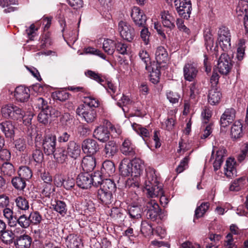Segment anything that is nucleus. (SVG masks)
<instances>
[{"instance_id":"37","label":"nucleus","mask_w":248,"mask_h":248,"mask_svg":"<svg viewBox=\"0 0 248 248\" xmlns=\"http://www.w3.org/2000/svg\"><path fill=\"white\" fill-rule=\"evenodd\" d=\"M0 235V240L5 244L10 245L13 242L15 234L11 230H5Z\"/></svg>"},{"instance_id":"60","label":"nucleus","mask_w":248,"mask_h":248,"mask_svg":"<svg viewBox=\"0 0 248 248\" xmlns=\"http://www.w3.org/2000/svg\"><path fill=\"white\" fill-rule=\"evenodd\" d=\"M48 110H41L38 116V120L40 123L46 124L48 122L50 117Z\"/></svg>"},{"instance_id":"57","label":"nucleus","mask_w":248,"mask_h":248,"mask_svg":"<svg viewBox=\"0 0 248 248\" xmlns=\"http://www.w3.org/2000/svg\"><path fill=\"white\" fill-rule=\"evenodd\" d=\"M35 105L36 106V108L41 110H48L49 108L47 101L42 97H38L35 99Z\"/></svg>"},{"instance_id":"19","label":"nucleus","mask_w":248,"mask_h":248,"mask_svg":"<svg viewBox=\"0 0 248 248\" xmlns=\"http://www.w3.org/2000/svg\"><path fill=\"white\" fill-rule=\"evenodd\" d=\"M16 99L20 102H24L30 97V90L23 86L17 87L14 92Z\"/></svg>"},{"instance_id":"31","label":"nucleus","mask_w":248,"mask_h":248,"mask_svg":"<svg viewBox=\"0 0 248 248\" xmlns=\"http://www.w3.org/2000/svg\"><path fill=\"white\" fill-rule=\"evenodd\" d=\"M116 188V185L113 181L110 179H105L102 182L100 188L99 189L113 194L115 192Z\"/></svg>"},{"instance_id":"26","label":"nucleus","mask_w":248,"mask_h":248,"mask_svg":"<svg viewBox=\"0 0 248 248\" xmlns=\"http://www.w3.org/2000/svg\"><path fill=\"white\" fill-rule=\"evenodd\" d=\"M0 128L7 138H12L15 134V126L11 122L5 121L0 124Z\"/></svg>"},{"instance_id":"56","label":"nucleus","mask_w":248,"mask_h":248,"mask_svg":"<svg viewBox=\"0 0 248 248\" xmlns=\"http://www.w3.org/2000/svg\"><path fill=\"white\" fill-rule=\"evenodd\" d=\"M140 230L142 233L148 235L153 233V229L151 223L144 220L141 222Z\"/></svg>"},{"instance_id":"61","label":"nucleus","mask_w":248,"mask_h":248,"mask_svg":"<svg viewBox=\"0 0 248 248\" xmlns=\"http://www.w3.org/2000/svg\"><path fill=\"white\" fill-rule=\"evenodd\" d=\"M21 117L19 119L20 121H22L23 123L25 125L31 124V120L33 117L32 113L31 112H27V113H24V112L21 110Z\"/></svg>"},{"instance_id":"6","label":"nucleus","mask_w":248,"mask_h":248,"mask_svg":"<svg viewBox=\"0 0 248 248\" xmlns=\"http://www.w3.org/2000/svg\"><path fill=\"white\" fill-rule=\"evenodd\" d=\"M118 30L121 36L128 42L132 41L135 37V32L134 28L128 23L121 21L118 24Z\"/></svg>"},{"instance_id":"42","label":"nucleus","mask_w":248,"mask_h":248,"mask_svg":"<svg viewBox=\"0 0 248 248\" xmlns=\"http://www.w3.org/2000/svg\"><path fill=\"white\" fill-rule=\"evenodd\" d=\"M115 166L114 163L109 160L104 161L102 164L101 172L110 175L115 171Z\"/></svg>"},{"instance_id":"8","label":"nucleus","mask_w":248,"mask_h":248,"mask_svg":"<svg viewBox=\"0 0 248 248\" xmlns=\"http://www.w3.org/2000/svg\"><path fill=\"white\" fill-rule=\"evenodd\" d=\"M1 114L5 118L18 120L21 117V109L14 105H8L1 108Z\"/></svg>"},{"instance_id":"47","label":"nucleus","mask_w":248,"mask_h":248,"mask_svg":"<svg viewBox=\"0 0 248 248\" xmlns=\"http://www.w3.org/2000/svg\"><path fill=\"white\" fill-rule=\"evenodd\" d=\"M210 203L208 202H202L198 206L195 212V216L197 218L202 217L208 210Z\"/></svg>"},{"instance_id":"12","label":"nucleus","mask_w":248,"mask_h":248,"mask_svg":"<svg viewBox=\"0 0 248 248\" xmlns=\"http://www.w3.org/2000/svg\"><path fill=\"white\" fill-rule=\"evenodd\" d=\"M82 149L84 153L89 155L95 154L99 150L97 142L92 139L84 140L82 143Z\"/></svg>"},{"instance_id":"45","label":"nucleus","mask_w":248,"mask_h":248,"mask_svg":"<svg viewBox=\"0 0 248 248\" xmlns=\"http://www.w3.org/2000/svg\"><path fill=\"white\" fill-rule=\"evenodd\" d=\"M245 183V178L244 177H240L233 180L230 186V190L232 191H238L244 186Z\"/></svg>"},{"instance_id":"30","label":"nucleus","mask_w":248,"mask_h":248,"mask_svg":"<svg viewBox=\"0 0 248 248\" xmlns=\"http://www.w3.org/2000/svg\"><path fill=\"white\" fill-rule=\"evenodd\" d=\"M97 198L102 203L105 205L110 204L113 201L112 194L100 189L97 191Z\"/></svg>"},{"instance_id":"22","label":"nucleus","mask_w":248,"mask_h":248,"mask_svg":"<svg viewBox=\"0 0 248 248\" xmlns=\"http://www.w3.org/2000/svg\"><path fill=\"white\" fill-rule=\"evenodd\" d=\"M160 16L162 23L164 27L170 30L175 28L174 17L169 13V11H164L161 12Z\"/></svg>"},{"instance_id":"38","label":"nucleus","mask_w":248,"mask_h":248,"mask_svg":"<svg viewBox=\"0 0 248 248\" xmlns=\"http://www.w3.org/2000/svg\"><path fill=\"white\" fill-rule=\"evenodd\" d=\"M235 163L234 159L231 158L228 159L226 162L225 174L227 177H232L236 175V170L234 167Z\"/></svg>"},{"instance_id":"4","label":"nucleus","mask_w":248,"mask_h":248,"mask_svg":"<svg viewBox=\"0 0 248 248\" xmlns=\"http://www.w3.org/2000/svg\"><path fill=\"white\" fill-rule=\"evenodd\" d=\"M56 145V136L52 133L46 134L44 136L42 146L45 154L49 155L54 154Z\"/></svg>"},{"instance_id":"11","label":"nucleus","mask_w":248,"mask_h":248,"mask_svg":"<svg viewBox=\"0 0 248 248\" xmlns=\"http://www.w3.org/2000/svg\"><path fill=\"white\" fill-rule=\"evenodd\" d=\"M199 70L197 65L194 63H187L183 68L184 77L185 80L194 81L198 76Z\"/></svg>"},{"instance_id":"9","label":"nucleus","mask_w":248,"mask_h":248,"mask_svg":"<svg viewBox=\"0 0 248 248\" xmlns=\"http://www.w3.org/2000/svg\"><path fill=\"white\" fill-rule=\"evenodd\" d=\"M77 113L83 118L88 123L93 122L96 117V113L94 108H90L88 106L84 107L79 105L77 109Z\"/></svg>"},{"instance_id":"13","label":"nucleus","mask_w":248,"mask_h":248,"mask_svg":"<svg viewBox=\"0 0 248 248\" xmlns=\"http://www.w3.org/2000/svg\"><path fill=\"white\" fill-rule=\"evenodd\" d=\"M236 112L232 108L226 109L222 114L220 119L221 127H226L232 124L235 119Z\"/></svg>"},{"instance_id":"21","label":"nucleus","mask_w":248,"mask_h":248,"mask_svg":"<svg viewBox=\"0 0 248 248\" xmlns=\"http://www.w3.org/2000/svg\"><path fill=\"white\" fill-rule=\"evenodd\" d=\"M120 150L121 153L125 155L133 157L136 155V147L128 139L123 141Z\"/></svg>"},{"instance_id":"17","label":"nucleus","mask_w":248,"mask_h":248,"mask_svg":"<svg viewBox=\"0 0 248 248\" xmlns=\"http://www.w3.org/2000/svg\"><path fill=\"white\" fill-rule=\"evenodd\" d=\"M92 176L88 173H81L78 176L77 184L78 186L82 189H88L92 186Z\"/></svg>"},{"instance_id":"41","label":"nucleus","mask_w":248,"mask_h":248,"mask_svg":"<svg viewBox=\"0 0 248 248\" xmlns=\"http://www.w3.org/2000/svg\"><path fill=\"white\" fill-rule=\"evenodd\" d=\"M128 214L133 219H139L141 217L142 211L139 206H129L128 207Z\"/></svg>"},{"instance_id":"43","label":"nucleus","mask_w":248,"mask_h":248,"mask_svg":"<svg viewBox=\"0 0 248 248\" xmlns=\"http://www.w3.org/2000/svg\"><path fill=\"white\" fill-rule=\"evenodd\" d=\"M132 126L134 130H135L139 135H140L144 141L147 140V138L149 136L150 133L149 131L142 127L140 124L135 123L132 124Z\"/></svg>"},{"instance_id":"59","label":"nucleus","mask_w":248,"mask_h":248,"mask_svg":"<svg viewBox=\"0 0 248 248\" xmlns=\"http://www.w3.org/2000/svg\"><path fill=\"white\" fill-rule=\"evenodd\" d=\"M140 58L144 63L145 68L147 70H149V64H150V59L148 53L144 50L140 51L139 54Z\"/></svg>"},{"instance_id":"25","label":"nucleus","mask_w":248,"mask_h":248,"mask_svg":"<svg viewBox=\"0 0 248 248\" xmlns=\"http://www.w3.org/2000/svg\"><path fill=\"white\" fill-rule=\"evenodd\" d=\"M222 94L218 89L211 88L208 95V101L212 105H215L220 102Z\"/></svg>"},{"instance_id":"7","label":"nucleus","mask_w":248,"mask_h":248,"mask_svg":"<svg viewBox=\"0 0 248 248\" xmlns=\"http://www.w3.org/2000/svg\"><path fill=\"white\" fill-rule=\"evenodd\" d=\"M217 40L223 50L226 51L231 46V35L228 28L222 27L218 31Z\"/></svg>"},{"instance_id":"55","label":"nucleus","mask_w":248,"mask_h":248,"mask_svg":"<svg viewBox=\"0 0 248 248\" xmlns=\"http://www.w3.org/2000/svg\"><path fill=\"white\" fill-rule=\"evenodd\" d=\"M53 97L61 101H64L69 98L70 94L65 91H59L53 93Z\"/></svg>"},{"instance_id":"3","label":"nucleus","mask_w":248,"mask_h":248,"mask_svg":"<svg viewBox=\"0 0 248 248\" xmlns=\"http://www.w3.org/2000/svg\"><path fill=\"white\" fill-rule=\"evenodd\" d=\"M174 5L178 15L188 19L190 17L192 10L190 0H174Z\"/></svg>"},{"instance_id":"48","label":"nucleus","mask_w":248,"mask_h":248,"mask_svg":"<svg viewBox=\"0 0 248 248\" xmlns=\"http://www.w3.org/2000/svg\"><path fill=\"white\" fill-rule=\"evenodd\" d=\"M15 227L18 224L21 228L24 229L28 228L30 225L29 217L25 215H21L18 218H15Z\"/></svg>"},{"instance_id":"2","label":"nucleus","mask_w":248,"mask_h":248,"mask_svg":"<svg viewBox=\"0 0 248 248\" xmlns=\"http://www.w3.org/2000/svg\"><path fill=\"white\" fill-rule=\"evenodd\" d=\"M130 164L132 165V178L127 181L126 186L128 187H138L140 184V176L143 169V164L140 158H134Z\"/></svg>"},{"instance_id":"63","label":"nucleus","mask_w":248,"mask_h":248,"mask_svg":"<svg viewBox=\"0 0 248 248\" xmlns=\"http://www.w3.org/2000/svg\"><path fill=\"white\" fill-rule=\"evenodd\" d=\"M167 97L171 103L175 104L178 102L180 96L177 93L170 91L167 93Z\"/></svg>"},{"instance_id":"39","label":"nucleus","mask_w":248,"mask_h":248,"mask_svg":"<svg viewBox=\"0 0 248 248\" xmlns=\"http://www.w3.org/2000/svg\"><path fill=\"white\" fill-rule=\"evenodd\" d=\"M116 42L114 41L107 39L103 43V49L108 55H112L115 51Z\"/></svg>"},{"instance_id":"33","label":"nucleus","mask_w":248,"mask_h":248,"mask_svg":"<svg viewBox=\"0 0 248 248\" xmlns=\"http://www.w3.org/2000/svg\"><path fill=\"white\" fill-rule=\"evenodd\" d=\"M119 170L122 175L126 177L131 175L132 176L133 170L132 165L130 164L129 162L123 160L120 165Z\"/></svg>"},{"instance_id":"16","label":"nucleus","mask_w":248,"mask_h":248,"mask_svg":"<svg viewBox=\"0 0 248 248\" xmlns=\"http://www.w3.org/2000/svg\"><path fill=\"white\" fill-rule=\"evenodd\" d=\"M93 136L100 141L104 142L109 140L110 133L108 130V127L100 125L94 129Z\"/></svg>"},{"instance_id":"15","label":"nucleus","mask_w":248,"mask_h":248,"mask_svg":"<svg viewBox=\"0 0 248 248\" xmlns=\"http://www.w3.org/2000/svg\"><path fill=\"white\" fill-rule=\"evenodd\" d=\"M64 239V244L67 248H82L81 239L77 234H69Z\"/></svg>"},{"instance_id":"53","label":"nucleus","mask_w":248,"mask_h":248,"mask_svg":"<svg viewBox=\"0 0 248 248\" xmlns=\"http://www.w3.org/2000/svg\"><path fill=\"white\" fill-rule=\"evenodd\" d=\"M99 105L98 100L91 96L85 97L84 104L80 105V106H88L93 108L98 107Z\"/></svg>"},{"instance_id":"1","label":"nucleus","mask_w":248,"mask_h":248,"mask_svg":"<svg viewBox=\"0 0 248 248\" xmlns=\"http://www.w3.org/2000/svg\"><path fill=\"white\" fill-rule=\"evenodd\" d=\"M145 188L148 195L152 198L162 195L163 194L162 185L159 183L153 169L149 170L146 172Z\"/></svg>"},{"instance_id":"49","label":"nucleus","mask_w":248,"mask_h":248,"mask_svg":"<svg viewBox=\"0 0 248 248\" xmlns=\"http://www.w3.org/2000/svg\"><path fill=\"white\" fill-rule=\"evenodd\" d=\"M13 186L17 190H23L26 186L25 180L21 177H16L12 180Z\"/></svg>"},{"instance_id":"64","label":"nucleus","mask_w":248,"mask_h":248,"mask_svg":"<svg viewBox=\"0 0 248 248\" xmlns=\"http://www.w3.org/2000/svg\"><path fill=\"white\" fill-rule=\"evenodd\" d=\"M189 160L188 156H186L181 161L180 164L176 169V171L178 173L183 172L186 168Z\"/></svg>"},{"instance_id":"29","label":"nucleus","mask_w":248,"mask_h":248,"mask_svg":"<svg viewBox=\"0 0 248 248\" xmlns=\"http://www.w3.org/2000/svg\"><path fill=\"white\" fill-rule=\"evenodd\" d=\"M243 135L242 124L239 121H235L231 129V137L232 139H237Z\"/></svg>"},{"instance_id":"23","label":"nucleus","mask_w":248,"mask_h":248,"mask_svg":"<svg viewBox=\"0 0 248 248\" xmlns=\"http://www.w3.org/2000/svg\"><path fill=\"white\" fill-rule=\"evenodd\" d=\"M81 152L80 145L74 141H70L67 146V153L71 158L77 159Z\"/></svg>"},{"instance_id":"28","label":"nucleus","mask_w":248,"mask_h":248,"mask_svg":"<svg viewBox=\"0 0 248 248\" xmlns=\"http://www.w3.org/2000/svg\"><path fill=\"white\" fill-rule=\"evenodd\" d=\"M118 151V147L115 142L112 140L108 141L105 145L103 150L106 157L111 158L114 156Z\"/></svg>"},{"instance_id":"36","label":"nucleus","mask_w":248,"mask_h":248,"mask_svg":"<svg viewBox=\"0 0 248 248\" xmlns=\"http://www.w3.org/2000/svg\"><path fill=\"white\" fill-rule=\"evenodd\" d=\"M105 82L102 85L107 89L108 92L111 95L112 98L117 100L118 98L116 97L118 95V92H119V91H117V87L111 81H105Z\"/></svg>"},{"instance_id":"54","label":"nucleus","mask_w":248,"mask_h":248,"mask_svg":"<svg viewBox=\"0 0 248 248\" xmlns=\"http://www.w3.org/2000/svg\"><path fill=\"white\" fill-rule=\"evenodd\" d=\"M52 206H53L54 210L61 215H64L66 212V204L62 201H56L55 203L53 204Z\"/></svg>"},{"instance_id":"50","label":"nucleus","mask_w":248,"mask_h":248,"mask_svg":"<svg viewBox=\"0 0 248 248\" xmlns=\"http://www.w3.org/2000/svg\"><path fill=\"white\" fill-rule=\"evenodd\" d=\"M1 171L4 175L7 176L12 175L15 172L13 165L9 162L4 163L0 167Z\"/></svg>"},{"instance_id":"14","label":"nucleus","mask_w":248,"mask_h":248,"mask_svg":"<svg viewBox=\"0 0 248 248\" xmlns=\"http://www.w3.org/2000/svg\"><path fill=\"white\" fill-rule=\"evenodd\" d=\"M131 16L136 25L139 27H144L145 25L146 16L139 7L134 6L132 9Z\"/></svg>"},{"instance_id":"32","label":"nucleus","mask_w":248,"mask_h":248,"mask_svg":"<svg viewBox=\"0 0 248 248\" xmlns=\"http://www.w3.org/2000/svg\"><path fill=\"white\" fill-rule=\"evenodd\" d=\"M67 153L63 148L58 147L54 151L53 155L54 158L60 163H63L67 159Z\"/></svg>"},{"instance_id":"44","label":"nucleus","mask_w":248,"mask_h":248,"mask_svg":"<svg viewBox=\"0 0 248 248\" xmlns=\"http://www.w3.org/2000/svg\"><path fill=\"white\" fill-rule=\"evenodd\" d=\"M3 216L7 219L8 225L12 227H15L16 217L13 215V211L9 208H5L3 211Z\"/></svg>"},{"instance_id":"20","label":"nucleus","mask_w":248,"mask_h":248,"mask_svg":"<svg viewBox=\"0 0 248 248\" xmlns=\"http://www.w3.org/2000/svg\"><path fill=\"white\" fill-rule=\"evenodd\" d=\"M32 242L31 237L28 234L17 236L14 241L16 248H30Z\"/></svg>"},{"instance_id":"52","label":"nucleus","mask_w":248,"mask_h":248,"mask_svg":"<svg viewBox=\"0 0 248 248\" xmlns=\"http://www.w3.org/2000/svg\"><path fill=\"white\" fill-rule=\"evenodd\" d=\"M28 217L30 224H32L35 225H38L42 219V216L37 211L31 213Z\"/></svg>"},{"instance_id":"10","label":"nucleus","mask_w":248,"mask_h":248,"mask_svg":"<svg viewBox=\"0 0 248 248\" xmlns=\"http://www.w3.org/2000/svg\"><path fill=\"white\" fill-rule=\"evenodd\" d=\"M217 69L222 75L228 74L232 68L231 60L229 55L223 53L219 57L217 62Z\"/></svg>"},{"instance_id":"35","label":"nucleus","mask_w":248,"mask_h":248,"mask_svg":"<svg viewBox=\"0 0 248 248\" xmlns=\"http://www.w3.org/2000/svg\"><path fill=\"white\" fill-rule=\"evenodd\" d=\"M236 13L238 16H244L248 15V2L246 0H241L239 1L236 8Z\"/></svg>"},{"instance_id":"58","label":"nucleus","mask_w":248,"mask_h":248,"mask_svg":"<svg viewBox=\"0 0 248 248\" xmlns=\"http://www.w3.org/2000/svg\"><path fill=\"white\" fill-rule=\"evenodd\" d=\"M87 76L96 81L97 82L102 85L105 80L102 78L101 75L94 71L88 70L85 73Z\"/></svg>"},{"instance_id":"27","label":"nucleus","mask_w":248,"mask_h":248,"mask_svg":"<svg viewBox=\"0 0 248 248\" xmlns=\"http://www.w3.org/2000/svg\"><path fill=\"white\" fill-rule=\"evenodd\" d=\"M155 60L159 64L166 63L169 60L168 54L166 49L162 46H158L155 53Z\"/></svg>"},{"instance_id":"34","label":"nucleus","mask_w":248,"mask_h":248,"mask_svg":"<svg viewBox=\"0 0 248 248\" xmlns=\"http://www.w3.org/2000/svg\"><path fill=\"white\" fill-rule=\"evenodd\" d=\"M226 150L224 148H220L216 151V157L213 163V167L215 170H218L222 163L223 158L225 154Z\"/></svg>"},{"instance_id":"62","label":"nucleus","mask_w":248,"mask_h":248,"mask_svg":"<svg viewBox=\"0 0 248 248\" xmlns=\"http://www.w3.org/2000/svg\"><path fill=\"white\" fill-rule=\"evenodd\" d=\"M84 53L95 55L100 56L102 58L105 59V56L100 50L93 47H88L85 48L84 49Z\"/></svg>"},{"instance_id":"24","label":"nucleus","mask_w":248,"mask_h":248,"mask_svg":"<svg viewBox=\"0 0 248 248\" xmlns=\"http://www.w3.org/2000/svg\"><path fill=\"white\" fill-rule=\"evenodd\" d=\"M95 166V159L92 155H88L83 158L81 167L83 170L87 172L86 173L93 170Z\"/></svg>"},{"instance_id":"40","label":"nucleus","mask_w":248,"mask_h":248,"mask_svg":"<svg viewBox=\"0 0 248 248\" xmlns=\"http://www.w3.org/2000/svg\"><path fill=\"white\" fill-rule=\"evenodd\" d=\"M18 4L16 0H0V5L3 7H7L4 10L5 13L13 12L16 10V8L11 6L12 5H16Z\"/></svg>"},{"instance_id":"46","label":"nucleus","mask_w":248,"mask_h":248,"mask_svg":"<svg viewBox=\"0 0 248 248\" xmlns=\"http://www.w3.org/2000/svg\"><path fill=\"white\" fill-rule=\"evenodd\" d=\"M15 201L18 209L26 211L29 209V202L25 198L18 196Z\"/></svg>"},{"instance_id":"51","label":"nucleus","mask_w":248,"mask_h":248,"mask_svg":"<svg viewBox=\"0 0 248 248\" xmlns=\"http://www.w3.org/2000/svg\"><path fill=\"white\" fill-rule=\"evenodd\" d=\"M18 174L25 180H28L32 176L31 170L27 166H22L19 168Z\"/></svg>"},{"instance_id":"5","label":"nucleus","mask_w":248,"mask_h":248,"mask_svg":"<svg viewBox=\"0 0 248 248\" xmlns=\"http://www.w3.org/2000/svg\"><path fill=\"white\" fill-rule=\"evenodd\" d=\"M145 212L148 219L155 220L157 217L162 215V211L155 200H150L147 202Z\"/></svg>"},{"instance_id":"18","label":"nucleus","mask_w":248,"mask_h":248,"mask_svg":"<svg viewBox=\"0 0 248 248\" xmlns=\"http://www.w3.org/2000/svg\"><path fill=\"white\" fill-rule=\"evenodd\" d=\"M44 160V155L41 150L36 149L32 154V158L30 163L34 166L37 171H40L42 168V162Z\"/></svg>"}]
</instances>
